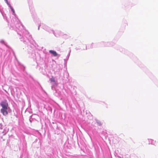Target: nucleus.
Instances as JSON below:
<instances>
[{"label": "nucleus", "instance_id": "nucleus-6", "mask_svg": "<svg viewBox=\"0 0 158 158\" xmlns=\"http://www.w3.org/2000/svg\"><path fill=\"white\" fill-rule=\"evenodd\" d=\"M12 10L13 11V12L14 13V10L12 9Z\"/></svg>", "mask_w": 158, "mask_h": 158}, {"label": "nucleus", "instance_id": "nucleus-2", "mask_svg": "<svg viewBox=\"0 0 158 158\" xmlns=\"http://www.w3.org/2000/svg\"><path fill=\"white\" fill-rule=\"evenodd\" d=\"M7 109L2 108L1 110V112L4 115H6L8 114V112L7 111Z\"/></svg>", "mask_w": 158, "mask_h": 158}, {"label": "nucleus", "instance_id": "nucleus-5", "mask_svg": "<svg viewBox=\"0 0 158 158\" xmlns=\"http://www.w3.org/2000/svg\"><path fill=\"white\" fill-rule=\"evenodd\" d=\"M149 141H151V144H153V143H152V141H153V140H152L151 139H150L149 140Z\"/></svg>", "mask_w": 158, "mask_h": 158}, {"label": "nucleus", "instance_id": "nucleus-3", "mask_svg": "<svg viewBox=\"0 0 158 158\" xmlns=\"http://www.w3.org/2000/svg\"><path fill=\"white\" fill-rule=\"evenodd\" d=\"M49 52L52 54L54 56H57L58 55L56 52L54 51L50 50H49Z\"/></svg>", "mask_w": 158, "mask_h": 158}, {"label": "nucleus", "instance_id": "nucleus-1", "mask_svg": "<svg viewBox=\"0 0 158 158\" xmlns=\"http://www.w3.org/2000/svg\"><path fill=\"white\" fill-rule=\"evenodd\" d=\"M0 105L2 106V108L4 109H7L8 104L6 101H4L0 103Z\"/></svg>", "mask_w": 158, "mask_h": 158}, {"label": "nucleus", "instance_id": "nucleus-4", "mask_svg": "<svg viewBox=\"0 0 158 158\" xmlns=\"http://www.w3.org/2000/svg\"><path fill=\"white\" fill-rule=\"evenodd\" d=\"M50 81L51 82L55 83V79L52 76L50 79Z\"/></svg>", "mask_w": 158, "mask_h": 158}, {"label": "nucleus", "instance_id": "nucleus-7", "mask_svg": "<svg viewBox=\"0 0 158 158\" xmlns=\"http://www.w3.org/2000/svg\"><path fill=\"white\" fill-rule=\"evenodd\" d=\"M6 2H7V0H5Z\"/></svg>", "mask_w": 158, "mask_h": 158}]
</instances>
